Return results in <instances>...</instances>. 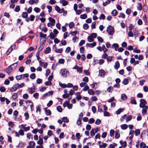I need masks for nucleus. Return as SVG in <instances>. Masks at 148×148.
Wrapping results in <instances>:
<instances>
[{
	"label": "nucleus",
	"instance_id": "obj_1",
	"mask_svg": "<svg viewBox=\"0 0 148 148\" xmlns=\"http://www.w3.org/2000/svg\"><path fill=\"white\" fill-rule=\"evenodd\" d=\"M53 33L52 32L50 33L49 35L50 38L51 39L53 40L57 36V34L59 33V32L56 29H54L53 30Z\"/></svg>",
	"mask_w": 148,
	"mask_h": 148
},
{
	"label": "nucleus",
	"instance_id": "obj_2",
	"mask_svg": "<svg viewBox=\"0 0 148 148\" xmlns=\"http://www.w3.org/2000/svg\"><path fill=\"white\" fill-rule=\"evenodd\" d=\"M68 71L65 69H61L60 71V74L64 77H67Z\"/></svg>",
	"mask_w": 148,
	"mask_h": 148
},
{
	"label": "nucleus",
	"instance_id": "obj_3",
	"mask_svg": "<svg viewBox=\"0 0 148 148\" xmlns=\"http://www.w3.org/2000/svg\"><path fill=\"white\" fill-rule=\"evenodd\" d=\"M107 31L109 35H112L114 33V28L111 26H109L107 27Z\"/></svg>",
	"mask_w": 148,
	"mask_h": 148
},
{
	"label": "nucleus",
	"instance_id": "obj_4",
	"mask_svg": "<svg viewBox=\"0 0 148 148\" xmlns=\"http://www.w3.org/2000/svg\"><path fill=\"white\" fill-rule=\"evenodd\" d=\"M29 75L28 73H25L24 74H22L19 75L17 76L16 78L17 80H20L21 79H23L25 77L28 78Z\"/></svg>",
	"mask_w": 148,
	"mask_h": 148
},
{
	"label": "nucleus",
	"instance_id": "obj_5",
	"mask_svg": "<svg viewBox=\"0 0 148 148\" xmlns=\"http://www.w3.org/2000/svg\"><path fill=\"white\" fill-rule=\"evenodd\" d=\"M53 93V91H49L43 95L42 99H45L47 97L49 96L50 95H52Z\"/></svg>",
	"mask_w": 148,
	"mask_h": 148
},
{
	"label": "nucleus",
	"instance_id": "obj_6",
	"mask_svg": "<svg viewBox=\"0 0 148 148\" xmlns=\"http://www.w3.org/2000/svg\"><path fill=\"white\" fill-rule=\"evenodd\" d=\"M18 83L14 84L10 89V91L13 92L16 91L19 88Z\"/></svg>",
	"mask_w": 148,
	"mask_h": 148
},
{
	"label": "nucleus",
	"instance_id": "obj_7",
	"mask_svg": "<svg viewBox=\"0 0 148 148\" xmlns=\"http://www.w3.org/2000/svg\"><path fill=\"white\" fill-rule=\"evenodd\" d=\"M35 18V16L34 15H31L30 16L29 18V17L26 18L25 19V21L27 22H29L30 20L32 21H34Z\"/></svg>",
	"mask_w": 148,
	"mask_h": 148
},
{
	"label": "nucleus",
	"instance_id": "obj_8",
	"mask_svg": "<svg viewBox=\"0 0 148 148\" xmlns=\"http://www.w3.org/2000/svg\"><path fill=\"white\" fill-rule=\"evenodd\" d=\"M75 69H77V72L80 73L82 72L83 67H79L77 65H75Z\"/></svg>",
	"mask_w": 148,
	"mask_h": 148
},
{
	"label": "nucleus",
	"instance_id": "obj_9",
	"mask_svg": "<svg viewBox=\"0 0 148 148\" xmlns=\"http://www.w3.org/2000/svg\"><path fill=\"white\" fill-rule=\"evenodd\" d=\"M28 90H29V92L31 94H32L35 91V86L34 85V84L33 87L32 88H29Z\"/></svg>",
	"mask_w": 148,
	"mask_h": 148
},
{
	"label": "nucleus",
	"instance_id": "obj_10",
	"mask_svg": "<svg viewBox=\"0 0 148 148\" xmlns=\"http://www.w3.org/2000/svg\"><path fill=\"white\" fill-rule=\"evenodd\" d=\"M75 95L76 96V99L78 100H80L82 99V97L80 95V93L79 92L76 93Z\"/></svg>",
	"mask_w": 148,
	"mask_h": 148
},
{
	"label": "nucleus",
	"instance_id": "obj_11",
	"mask_svg": "<svg viewBox=\"0 0 148 148\" xmlns=\"http://www.w3.org/2000/svg\"><path fill=\"white\" fill-rule=\"evenodd\" d=\"M13 70L11 65H10L5 70V71L8 74L10 73Z\"/></svg>",
	"mask_w": 148,
	"mask_h": 148
},
{
	"label": "nucleus",
	"instance_id": "obj_12",
	"mask_svg": "<svg viewBox=\"0 0 148 148\" xmlns=\"http://www.w3.org/2000/svg\"><path fill=\"white\" fill-rule=\"evenodd\" d=\"M105 72L103 69H101L99 71V75L100 76L102 77L103 76L105 75Z\"/></svg>",
	"mask_w": 148,
	"mask_h": 148
},
{
	"label": "nucleus",
	"instance_id": "obj_13",
	"mask_svg": "<svg viewBox=\"0 0 148 148\" xmlns=\"http://www.w3.org/2000/svg\"><path fill=\"white\" fill-rule=\"evenodd\" d=\"M49 21L51 23H52V26H54L55 23V20L54 19L51 17L49 18Z\"/></svg>",
	"mask_w": 148,
	"mask_h": 148
},
{
	"label": "nucleus",
	"instance_id": "obj_14",
	"mask_svg": "<svg viewBox=\"0 0 148 148\" xmlns=\"http://www.w3.org/2000/svg\"><path fill=\"white\" fill-rule=\"evenodd\" d=\"M120 137V134L119 130H117L116 131L115 133V138L116 139H118Z\"/></svg>",
	"mask_w": 148,
	"mask_h": 148
},
{
	"label": "nucleus",
	"instance_id": "obj_15",
	"mask_svg": "<svg viewBox=\"0 0 148 148\" xmlns=\"http://www.w3.org/2000/svg\"><path fill=\"white\" fill-rule=\"evenodd\" d=\"M120 67V64L119 61H116L115 63L114 66V68L115 69H118Z\"/></svg>",
	"mask_w": 148,
	"mask_h": 148
},
{
	"label": "nucleus",
	"instance_id": "obj_16",
	"mask_svg": "<svg viewBox=\"0 0 148 148\" xmlns=\"http://www.w3.org/2000/svg\"><path fill=\"white\" fill-rule=\"evenodd\" d=\"M60 3H62L63 6H65L68 4V2L65 0H60Z\"/></svg>",
	"mask_w": 148,
	"mask_h": 148
},
{
	"label": "nucleus",
	"instance_id": "obj_17",
	"mask_svg": "<svg viewBox=\"0 0 148 148\" xmlns=\"http://www.w3.org/2000/svg\"><path fill=\"white\" fill-rule=\"evenodd\" d=\"M25 145V143L22 142H20L18 145L17 147L18 148L24 147Z\"/></svg>",
	"mask_w": 148,
	"mask_h": 148
},
{
	"label": "nucleus",
	"instance_id": "obj_18",
	"mask_svg": "<svg viewBox=\"0 0 148 148\" xmlns=\"http://www.w3.org/2000/svg\"><path fill=\"white\" fill-rule=\"evenodd\" d=\"M51 52V48L49 47H48L44 51V53L47 54L50 53Z\"/></svg>",
	"mask_w": 148,
	"mask_h": 148
},
{
	"label": "nucleus",
	"instance_id": "obj_19",
	"mask_svg": "<svg viewBox=\"0 0 148 148\" xmlns=\"http://www.w3.org/2000/svg\"><path fill=\"white\" fill-rule=\"evenodd\" d=\"M148 109V106H146L145 108H143L142 109V114H145L147 112Z\"/></svg>",
	"mask_w": 148,
	"mask_h": 148
},
{
	"label": "nucleus",
	"instance_id": "obj_20",
	"mask_svg": "<svg viewBox=\"0 0 148 148\" xmlns=\"http://www.w3.org/2000/svg\"><path fill=\"white\" fill-rule=\"evenodd\" d=\"M45 114L47 116H50L51 114V112L49 109L46 110L45 109Z\"/></svg>",
	"mask_w": 148,
	"mask_h": 148
},
{
	"label": "nucleus",
	"instance_id": "obj_21",
	"mask_svg": "<svg viewBox=\"0 0 148 148\" xmlns=\"http://www.w3.org/2000/svg\"><path fill=\"white\" fill-rule=\"evenodd\" d=\"M88 93L90 95H94L95 94V91L92 89H89L88 91Z\"/></svg>",
	"mask_w": 148,
	"mask_h": 148
},
{
	"label": "nucleus",
	"instance_id": "obj_22",
	"mask_svg": "<svg viewBox=\"0 0 148 148\" xmlns=\"http://www.w3.org/2000/svg\"><path fill=\"white\" fill-rule=\"evenodd\" d=\"M127 97L125 94H123L121 95V98L123 101H125L127 99Z\"/></svg>",
	"mask_w": 148,
	"mask_h": 148
},
{
	"label": "nucleus",
	"instance_id": "obj_23",
	"mask_svg": "<svg viewBox=\"0 0 148 148\" xmlns=\"http://www.w3.org/2000/svg\"><path fill=\"white\" fill-rule=\"evenodd\" d=\"M28 14L26 12H23L22 14V16L23 18H26L27 17Z\"/></svg>",
	"mask_w": 148,
	"mask_h": 148
},
{
	"label": "nucleus",
	"instance_id": "obj_24",
	"mask_svg": "<svg viewBox=\"0 0 148 148\" xmlns=\"http://www.w3.org/2000/svg\"><path fill=\"white\" fill-rule=\"evenodd\" d=\"M120 143L123 147L124 148L126 147L127 146V143L126 142H122V140H120Z\"/></svg>",
	"mask_w": 148,
	"mask_h": 148
},
{
	"label": "nucleus",
	"instance_id": "obj_25",
	"mask_svg": "<svg viewBox=\"0 0 148 148\" xmlns=\"http://www.w3.org/2000/svg\"><path fill=\"white\" fill-rule=\"evenodd\" d=\"M88 41L89 42H92L94 41V39L90 36H89L87 38Z\"/></svg>",
	"mask_w": 148,
	"mask_h": 148
},
{
	"label": "nucleus",
	"instance_id": "obj_26",
	"mask_svg": "<svg viewBox=\"0 0 148 148\" xmlns=\"http://www.w3.org/2000/svg\"><path fill=\"white\" fill-rule=\"evenodd\" d=\"M138 6L137 7V9L141 11L142 10V4L140 3H139L138 4Z\"/></svg>",
	"mask_w": 148,
	"mask_h": 148
},
{
	"label": "nucleus",
	"instance_id": "obj_27",
	"mask_svg": "<svg viewBox=\"0 0 148 148\" xmlns=\"http://www.w3.org/2000/svg\"><path fill=\"white\" fill-rule=\"evenodd\" d=\"M55 51L56 53H61L63 51V49L62 48L57 49L56 48H55Z\"/></svg>",
	"mask_w": 148,
	"mask_h": 148
},
{
	"label": "nucleus",
	"instance_id": "obj_28",
	"mask_svg": "<svg viewBox=\"0 0 148 148\" xmlns=\"http://www.w3.org/2000/svg\"><path fill=\"white\" fill-rule=\"evenodd\" d=\"M130 103L136 105L137 104L134 98H133V99L132 98L130 100Z\"/></svg>",
	"mask_w": 148,
	"mask_h": 148
},
{
	"label": "nucleus",
	"instance_id": "obj_29",
	"mask_svg": "<svg viewBox=\"0 0 148 148\" xmlns=\"http://www.w3.org/2000/svg\"><path fill=\"white\" fill-rule=\"evenodd\" d=\"M134 132L135 133V135L136 136L139 135L140 133V130L139 129H136L134 131Z\"/></svg>",
	"mask_w": 148,
	"mask_h": 148
},
{
	"label": "nucleus",
	"instance_id": "obj_30",
	"mask_svg": "<svg viewBox=\"0 0 148 148\" xmlns=\"http://www.w3.org/2000/svg\"><path fill=\"white\" fill-rule=\"evenodd\" d=\"M95 129L93 128L92 129L90 132V135L91 136H93L95 135Z\"/></svg>",
	"mask_w": 148,
	"mask_h": 148
},
{
	"label": "nucleus",
	"instance_id": "obj_31",
	"mask_svg": "<svg viewBox=\"0 0 148 148\" xmlns=\"http://www.w3.org/2000/svg\"><path fill=\"white\" fill-rule=\"evenodd\" d=\"M117 12L116 10H114L111 12V14L113 16H116L117 14Z\"/></svg>",
	"mask_w": 148,
	"mask_h": 148
},
{
	"label": "nucleus",
	"instance_id": "obj_32",
	"mask_svg": "<svg viewBox=\"0 0 148 148\" xmlns=\"http://www.w3.org/2000/svg\"><path fill=\"white\" fill-rule=\"evenodd\" d=\"M35 145V143L33 141H31L29 142V145L32 146V148H34Z\"/></svg>",
	"mask_w": 148,
	"mask_h": 148
},
{
	"label": "nucleus",
	"instance_id": "obj_33",
	"mask_svg": "<svg viewBox=\"0 0 148 148\" xmlns=\"http://www.w3.org/2000/svg\"><path fill=\"white\" fill-rule=\"evenodd\" d=\"M47 35L46 34H44L42 32H40V38L44 37V38L46 39L45 37Z\"/></svg>",
	"mask_w": 148,
	"mask_h": 148
},
{
	"label": "nucleus",
	"instance_id": "obj_34",
	"mask_svg": "<svg viewBox=\"0 0 148 148\" xmlns=\"http://www.w3.org/2000/svg\"><path fill=\"white\" fill-rule=\"evenodd\" d=\"M132 118V116L131 115H129L127 116L125 119V120L127 122L131 120Z\"/></svg>",
	"mask_w": 148,
	"mask_h": 148
},
{
	"label": "nucleus",
	"instance_id": "obj_35",
	"mask_svg": "<svg viewBox=\"0 0 148 148\" xmlns=\"http://www.w3.org/2000/svg\"><path fill=\"white\" fill-rule=\"evenodd\" d=\"M121 128L122 130H125L127 128V125L126 124H123L121 125Z\"/></svg>",
	"mask_w": 148,
	"mask_h": 148
},
{
	"label": "nucleus",
	"instance_id": "obj_36",
	"mask_svg": "<svg viewBox=\"0 0 148 148\" xmlns=\"http://www.w3.org/2000/svg\"><path fill=\"white\" fill-rule=\"evenodd\" d=\"M87 15L85 14H81L80 16V18L82 19H85L87 18Z\"/></svg>",
	"mask_w": 148,
	"mask_h": 148
},
{
	"label": "nucleus",
	"instance_id": "obj_37",
	"mask_svg": "<svg viewBox=\"0 0 148 148\" xmlns=\"http://www.w3.org/2000/svg\"><path fill=\"white\" fill-rule=\"evenodd\" d=\"M89 87L88 86V85L87 84H86L85 86H84V88L83 89V90L84 91H86L88 90L89 89Z\"/></svg>",
	"mask_w": 148,
	"mask_h": 148
},
{
	"label": "nucleus",
	"instance_id": "obj_38",
	"mask_svg": "<svg viewBox=\"0 0 148 148\" xmlns=\"http://www.w3.org/2000/svg\"><path fill=\"white\" fill-rule=\"evenodd\" d=\"M17 63L16 62L12 64L11 65V67H12L13 69H16V67L17 66Z\"/></svg>",
	"mask_w": 148,
	"mask_h": 148
},
{
	"label": "nucleus",
	"instance_id": "obj_39",
	"mask_svg": "<svg viewBox=\"0 0 148 148\" xmlns=\"http://www.w3.org/2000/svg\"><path fill=\"white\" fill-rule=\"evenodd\" d=\"M96 24V22L95 21L92 22L91 25V29H95L96 28L95 25Z\"/></svg>",
	"mask_w": 148,
	"mask_h": 148
},
{
	"label": "nucleus",
	"instance_id": "obj_40",
	"mask_svg": "<svg viewBox=\"0 0 148 148\" xmlns=\"http://www.w3.org/2000/svg\"><path fill=\"white\" fill-rule=\"evenodd\" d=\"M57 110L59 112H62V107L60 106H59L57 107Z\"/></svg>",
	"mask_w": 148,
	"mask_h": 148
},
{
	"label": "nucleus",
	"instance_id": "obj_41",
	"mask_svg": "<svg viewBox=\"0 0 148 148\" xmlns=\"http://www.w3.org/2000/svg\"><path fill=\"white\" fill-rule=\"evenodd\" d=\"M123 111V108L119 109L116 112L117 114H119L121 112Z\"/></svg>",
	"mask_w": 148,
	"mask_h": 148
},
{
	"label": "nucleus",
	"instance_id": "obj_42",
	"mask_svg": "<svg viewBox=\"0 0 148 148\" xmlns=\"http://www.w3.org/2000/svg\"><path fill=\"white\" fill-rule=\"evenodd\" d=\"M129 83L128 79H124L122 82V83L124 85H127Z\"/></svg>",
	"mask_w": 148,
	"mask_h": 148
},
{
	"label": "nucleus",
	"instance_id": "obj_43",
	"mask_svg": "<svg viewBox=\"0 0 148 148\" xmlns=\"http://www.w3.org/2000/svg\"><path fill=\"white\" fill-rule=\"evenodd\" d=\"M119 18H124L125 17V15L122 12H121L119 14V15L118 16Z\"/></svg>",
	"mask_w": 148,
	"mask_h": 148
},
{
	"label": "nucleus",
	"instance_id": "obj_44",
	"mask_svg": "<svg viewBox=\"0 0 148 148\" xmlns=\"http://www.w3.org/2000/svg\"><path fill=\"white\" fill-rule=\"evenodd\" d=\"M82 81L85 83H87L88 81V78L87 77H85L83 78Z\"/></svg>",
	"mask_w": 148,
	"mask_h": 148
},
{
	"label": "nucleus",
	"instance_id": "obj_45",
	"mask_svg": "<svg viewBox=\"0 0 148 148\" xmlns=\"http://www.w3.org/2000/svg\"><path fill=\"white\" fill-rule=\"evenodd\" d=\"M96 45V43L95 42H94L91 43L89 44V47H90L91 48H92L95 46Z\"/></svg>",
	"mask_w": 148,
	"mask_h": 148
},
{
	"label": "nucleus",
	"instance_id": "obj_46",
	"mask_svg": "<svg viewBox=\"0 0 148 148\" xmlns=\"http://www.w3.org/2000/svg\"><path fill=\"white\" fill-rule=\"evenodd\" d=\"M110 0H108L105 2H103V5L104 6H105L106 5H107L108 4H109L110 3Z\"/></svg>",
	"mask_w": 148,
	"mask_h": 148
},
{
	"label": "nucleus",
	"instance_id": "obj_47",
	"mask_svg": "<svg viewBox=\"0 0 148 148\" xmlns=\"http://www.w3.org/2000/svg\"><path fill=\"white\" fill-rule=\"evenodd\" d=\"M147 146L146 144L143 142L141 143L140 144V147L141 148H145Z\"/></svg>",
	"mask_w": 148,
	"mask_h": 148
},
{
	"label": "nucleus",
	"instance_id": "obj_48",
	"mask_svg": "<svg viewBox=\"0 0 148 148\" xmlns=\"http://www.w3.org/2000/svg\"><path fill=\"white\" fill-rule=\"evenodd\" d=\"M83 27L84 29L87 30L89 26L88 24L85 23L83 25Z\"/></svg>",
	"mask_w": 148,
	"mask_h": 148
},
{
	"label": "nucleus",
	"instance_id": "obj_49",
	"mask_svg": "<svg viewBox=\"0 0 148 148\" xmlns=\"http://www.w3.org/2000/svg\"><path fill=\"white\" fill-rule=\"evenodd\" d=\"M115 131L113 130H111L110 131V135L111 137L114 136Z\"/></svg>",
	"mask_w": 148,
	"mask_h": 148
},
{
	"label": "nucleus",
	"instance_id": "obj_50",
	"mask_svg": "<svg viewBox=\"0 0 148 148\" xmlns=\"http://www.w3.org/2000/svg\"><path fill=\"white\" fill-rule=\"evenodd\" d=\"M102 50L104 53L107 52L108 51V49L106 48L104 45H103L102 46Z\"/></svg>",
	"mask_w": 148,
	"mask_h": 148
},
{
	"label": "nucleus",
	"instance_id": "obj_51",
	"mask_svg": "<svg viewBox=\"0 0 148 148\" xmlns=\"http://www.w3.org/2000/svg\"><path fill=\"white\" fill-rule=\"evenodd\" d=\"M69 101H66L64 102L63 104V106L66 107L69 104Z\"/></svg>",
	"mask_w": 148,
	"mask_h": 148
},
{
	"label": "nucleus",
	"instance_id": "obj_52",
	"mask_svg": "<svg viewBox=\"0 0 148 148\" xmlns=\"http://www.w3.org/2000/svg\"><path fill=\"white\" fill-rule=\"evenodd\" d=\"M62 119L63 121L65 123H68L69 122V120L66 117H63Z\"/></svg>",
	"mask_w": 148,
	"mask_h": 148
},
{
	"label": "nucleus",
	"instance_id": "obj_53",
	"mask_svg": "<svg viewBox=\"0 0 148 148\" xmlns=\"http://www.w3.org/2000/svg\"><path fill=\"white\" fill-rule=\"evenodd\" d=\"M59 85L60 87L62 88H65L67 87V84H62L59 83Z\"/></svg>",
	"mask_w": 148,
	"mask_h": 148
},
{
	"label": "nucleus",
	"instance_id": "obj_54",
	"mask_svg": "<svg viewBox=\"0 0 148 148\" xmlns=\"http://www.w3.org/2000/svg\"><path fill=\"white\" fill-rule=\"evenodd\" d=\"M30 77L32 79H34L36 78V75L34 73L31 74L30 75Z\"/></svg>",
	"mask_w": 148,
	"mask_h": 148
},
{
	"label": "nucleus",
	"instance_id": "obj_55",
	"mask_svg": "<svg viewBox=\"0 0 148 148\" xmlns=\"http://www.w3.org/2000/svg\"><path fill=\"white\" fill-rule=\"evenodd\" d=\"M18 133L19 135L22 136H23L24 134V131L22 130H20L18 131Z\"/></svg>",
	"mask_w": 148,
	"mask_h": 148
},
{
	"label": "nucleus",
	"instance_id": "obj_56",
	"mask_svg": "<svg viewBox=\"0 0 148 148\" xmlns=\"http://www.w3.org/2000/svg\"><path fill=\"white\" fill-rule=\"evenodd\" d=\"M66 44V42L65 40H62L61 41V44H60L59 45L60 46H61V45H65Z\"/></svg>",
	"mask_w": 148,
	"mask_h": 148
},
{
	"label": "nucleus",
	"instance_id": "obj_57",
	"mask_svg": "<svg viewBox=\"0 0 148 148\" xmlns=\"http://www.w3.org/2000/svg\"><path fill=\"white\" fill-rule=\"evenodd\" d=\"M37 144L40 145H41L43 143V140L42 139H39L38 141L37 142Z\"/></svg>",
	"mask_w": 148,
	"mask_h": 148
},
{
	"label": "nucleus",
	"instance_id": "obj_58",
	"mask_svg": "<svg viewBox=\"0 0 148 148\" xmlns=\"http://www.w3.org/2000/svg\"><path fill=\"white\" fill-rule=\"evenodd\" d=\"M47 8L48 9V12L49 13H51V12L52 10V7L50 6L47 5Z\"/></svg>",
	"mask_w": 148,
	"mask_h": 148
},
{
	"label": "nucleus",
	"instance_id": "obj_59",
	"mask_svg": "<svg viewBox=\"0 0 148 148\" xmlns=\"http://www.w3.org/2000/svg\"><path fill=\"white\" fill-rule=\"evenodd\" d=\"M20 8L19 6L18 5H17L16 6L14 10L16 12H19L20 10Z\"/></svg>",
	"mask_w": 148,
	"mask_h": 148
},
{
	"label": "nucleus",
	"instance_id": "obj_60",
	"mask_svg": "<svg viewBox=\"0 0 148 148\" xmlns=\"http://www.w3.org/2000/svg\"><path fill=\"white\" fill-rule=\"evenodd\" d=\"M140 102L141 103L144 104L145 105L147 104L146 101L144 99H140Z\"/></svg>",
	"mask_w": 148,
	"mask_h": 148
},
{
	"label": "nucleus",
	"instance_id": "obj_61",
	"mask_svg": "<svg viewBox=\"0 0 148 148\" xmlns=\"http://www.w3.org/2000/svg\"><path fill=\"white\" fill-rule=\"evenodd\" d=\"M102 106L101 105H99L98 106V111L100 112H102Z\"/></svg>",
	"mask_w": 148,
	"mask_h": 148
},
{
	"label": "nucleus",
	"instance_id": "obj_62",
	"mask_svg": "<svg viewBox=\"0 0 148 148\" xmlns=\"http://www.w3.org/2000/svg\"><path fill=\"white\" fill-rule=\"evenodd\" d=\"M119 46L117 43L113 44L112 46V48H118L119 47Z\"/></svg>",
	"mask_w": 148,
	"mask_h": 148
},
{
	"label": "nucleus",
	"instance_id": "obj_63",
	"mask_svg": "<svg viewBox=\"0 0 148 148\" xmlns=\"http://www.w3.org/2000/svg\"><path fill=\"white\" fill-rule=\"evenodd\" d=\"M6 89L4 86H1L0 88V91L2 92H4L5 91Z\"/></svg>",
	"mask_w": 148,
	"mask_h": 148
},
{
	"label": "nucleus",
	"instance_id": "obj_64",
	"mask_svg": "<svg viewBox=\"0 0 148 148\" xmlns=\"http://www.w3.org/2000/svg\"><path fill=\"white\" fill-rule=\"evenodd\" d=\"M64 62V60L62 58L59 59L58 60V62L61 64H63Z\"/></svg>",
	"mask_w": 148,
	"mask_h": 148
}]
</instances>
